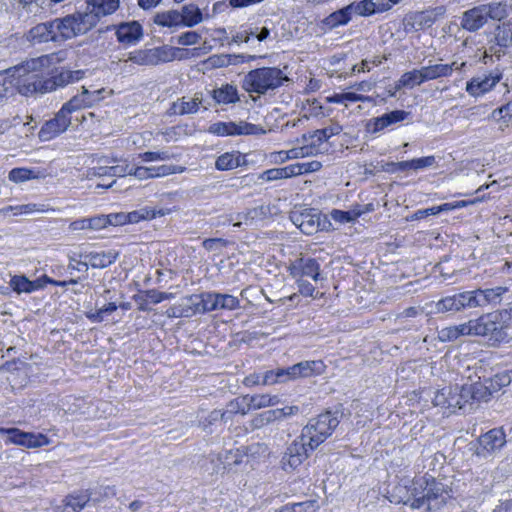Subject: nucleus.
Masks as SVG:
<instances>
[{"label": "nucleus", "mask_w": 512, "mask_h": 512, "mask_svg": "<svg viewBox=\"0 0 512 512\" xmlns=\"http://www.w3.org/2000/svg\"><path fill=\"white\" fill-rule=\"evenodd\" d=\"M75 18L77 19V27L78 32L81 34H85L89 30H91L100 20L97 14L92 10V8L88 5L87 11L84 13H74Z\"/></svg>", "instance_id": "obj_35"}, {"label": "nucleus", "mask_w": 512, "mask_h": 512, "mask_svg": "<svg viewBox=\"0 0 512 512\" xmlns=\"http://www.w3.org/2000/svg\"><path fill=\"white\" fill-rule=\"evenodd\" d=\"M245 164V155L241 154L239 151H232L219 155L215 161V168L219 171H228Z\"/></svg>", "instance_id": "obj_28"}, {"label": "nucleus", "mask_w": 512, "mask_h": 512, "mask_svg": "<svg viewBox=\"0 0 512 512\" xmlns=\"http://www.w3.org/2000/svg\"><path fill=\"white\" fill-rule=\"evenodd\" d=\"M325 367L321 360L302 361L285 368V373L289 380H295L320 375L324 372Z\"/></svg>", "instance_id": "obj_13"}, {"label": "nucleus", "mask_w": 512, "mask_h": 512, "mask_svg": "<svg viewBox=\"0 0 512 512\" xmlns=\"http://www.w3.org/2000/svg\"><path fill=\"white\" fill-rule=\"evenodd\" d=\"M501 79L499 73H489L474 77L467 82L466 91L472 96L482 95L491 90Z\"/></svg>", "instance_id": "obj_21"}, {"label": "nucleus", "mask_w": 512, "mask_h": 512, "mask_svg": "<svg viewBox=\"0 0 512 512\" xmlns=\"http://www.w3.org/2000/svg\"><path fill=\"white\" fill-rule=\"evenodd\" d=\"M200 40L201 35L196 31H186L177 37V43L183 46L198 44Z\"/></svg>", "instance_id": "obj_62"}, {"label": "nucleus", "mask_w": 512, "mask_h": 512, "mask_svg": "<svg viewBox=\"0 0 512 512\" xmlns=\"http://www.w3.org/2000/svg\"><path fill=\"white\" fill-rule=\"evenodd\" d=\"M469 337H481L490 346L508 342V325L503 320V312L485 313L467 321Z\"/></svg>", "instance_id": "obj_2"}, {"label": "nucleus", "mask_w": 512, "mask_h": 512, "mask_svg": "<svg viewBox=\"0 0 512 512\" xmlns=\"http://www.w3.org/2000/svg\"><path fill=\"white\" fill-rule=\"evenodd\" d=\"M467 329V322L461 323L459 325L445 327L438 331L437 337L440 342H452L459 339L460 337H469V332Z\"/></svg>", "instance_id": "obj_32"}, {"label": "nucleus", "mask_w": 512, "mask_h": 512, "mask_svg": "<svg viewBox=\"0 0 512 512\" xmlns=\"http://www.w3.org/2000/svg\"><path fill=\"white\" fill-rule=\"evenodd\" d=\"M210 95L217 105L235 104L240 100L237 87L229 83L213 89Z\"/></svg>", "instance_id": "obj_27"}, {"label": "nucleus", "mask_w": 512, "mask_h": 512, "mask_svg": "<svg viewBox=\"0 0 512 512\" xmlns=\"http://www.w3.org/2000/svg\"><path fill=\"white\" fill-rule=\"evenodd\" d=\"M506 380V377L496 375L494 378H487L484 379L483 382H477L478 388L483 390L481 391V395L483 394L482 401L487 402L493 393L498 392L500 388L505 385L504 381Z\"/></svg>", "instance_id": "obj_36"}, {"label": "nucleus", "mask_w": 512, "mask_h": 512, "mask_svg": "<svg viewBox=\"0 0 512 512\" xmlns=\"http://www.w3.org/2000/svg\"><path fill=\"white\" fill-rule=\"evenodd\" d=\"M265 133L266 131L259 125L246 121L231 122L230 136L260 135Z\"/></svg>", "instance_id": "obj_37"}, {"label": "nucleus", "mask_w": 512, "mask_h": 512, "mask_svg": "<svg viewBox=\"0 0 512 512\" xmlns=\"http://www.w3.org/2000/svg\"><path fill=\"white\" fill-rule=\"evenodd\" d=\"M217 310H234L240 305L237 297L230 294L217 293Z\"/></svg>", "instance_id": "obj_54"}, {"label": "nucleus", "mask_w": 512, "mask_h": 512, "mask_svg": "<svg viewBox=\"0 0 512 512\" xmlns=\"http://www.w3.org/2000/svg\"><path fill=\"white\" fill-rule=\"evenodd\" d=\"M180 51H182L180 48L170 47L168 45L150 49H137L129 52L126 59H119L116 65L120 66L123 64V66L120 67V70L123 72L128 71L127 63L129 61L140 66H156L161 63L173 61Z\"/></svg>", "instance_id": "obj_5"}, {"label": "nucleus", "mask_w": 512, "mask_h": 512, "mask_svg": "<svg viewBox=\"0 0 512 512\" xmlns=\"http://www.w3.org/2000/svg\"><path fill=\"white\" fill-rule=\"evenodd\" d=\"M119 251L117 250H108L101 252H89L85 255V258L88 259L89 264L93 268H106L112 265L119 257Z\"/></svg>", "instance_id": "obj_29"}, {"label": "nucleus", "mask_w": 512, "mask_h": 512, "mask_svg": "<svg viewBox=\"0 0 512 512\" xmlns=\"http://www.w3.org/2000/svg\"><path fill=\"white\" fill-rule=\"evenodd\" d=\"M73 120L80 122L85 120V116L81 115V118L76 116L68 115L62 108L54 115L53 118L47 120L42 125L38 132V137L42 142L50 141L60 134L64 133L69 126L72 125Z\"/></svg>", "instance_id": "obj_6"}, {"label": "nucleus", "mask_w": 512, "mask_h": 512, "mask_svg": "<svg viewBox=\"0 0 512 512\" xmlns=\"http://www.w3.org/2000/svg\"><path fill=\"white\" fill-rule=\"evenodd\" d=\"M113 27L116 29V37L120 43L133 45L143 37L142 26L137 21L122 22Z\"/></svg>", "instance_id": "obj_18"}, {"label": "nucleus", "mask_w": 512, "mask_h": 512, "mask_svg": "<svg viewBox=\"0 0 512 512\" xmlns=\"http://www.w3.org/2000/svg\"><path fill=\"white\" fill-rule=\"evenodd\" d=\"M295 168H293V165H288L283 168H272L263 171L259 176L258 179L263 181H274L279 179H287L290 177L295 176Z\"/></svg>", "instance_id": "obj_41"}, {"label": "nucleus", "mask_w": 512, "mask_h": 512, "mask_svg": "<svg viewBox=\"0 0 512 512\" xmlns=\"http://www.w3.org/2000/svg\"><path fill=\"white\" fill-rule=\"evenodd\" d=\"M425 82L423 68L414 69L409 72H405L399 79L396 89L402 87L413 88L414 86L421 85Z\"/></svg>", "instance_id": "obj_40"}, {"label": "nucleus", "mask_w": 512, "mask_h": 512, "mask_svg": "<svg viewBox=\"0 0 512 512\" xmlns=\"http://www.w3.org/2000/svg\"><path fill=\"white\" fill-rule=\"evenodd\" d=\"M331 217L336 222L349 223L357 219V213L335 209L331 212Z\"/></svg>", "instance_id": "obj_64"}, {"label": "nucleus", "mask_w": 512, "mask_h": 512, "mask_svg": "<svg viewBox=\"0 0 512 512\" xmlns=\"http://www.w3.org/2000/svg\"><path fill=\"white\" fill-rule=\"evenodd\" d=\"M50 64V56L32 58L9 68L3 75L4 82L11 87L12 95L17 91L23 96L44 94L43 69Z\"/></svg>", "instance_id": "obj_1"}, {"label": "nucleus", "mask_w": 512, "mask_h": 512, "mask_svg": "<svg viewBox=\"0 0 512 512\" xmlns=\"http://www.w3.org/2000/svg\"><path fill=\"white\" fill-rule=\"evenodd\" d=\"M495 41L500 47L506 48L512 45V23L504 22L496 28Z\"/></svg>", "instance_id": "obj_44"}, {"label": "nucleus", "mask_w": 512, "mask_h": 512, "mask_svg": "<svg viewBox=\"0 0 512 512\" xmlns=\"http://www.w3.org/2000/svg\"><path fill=\"white\" fill-rule=\"evenodd\" d=\"M182 27H194L204 20L201 9L193 3L184 5L180 11Z\"/></svg>", "instance_id": "obj_31"}, {"label": "nucleus", "mask_w": 512, "mask_h": 512, "mask_svg": "<svg viewBox=\"0 0 512 512\" xmlns=\"http://www.w3.org/2000/svg\"><path fill=\"white\" fill-rule=\"evenodd\" d=\"M435 22V15L432 11H422L413 17L412 27L423 29L431 27Z\"/></svg>", "instance_id": "obj_50"}, {"label": "nucleus", "mask_w": 512, "mask_h": 512, "mask_svg": "<svg viewBox=\"0 0 512 512\" xmlns=\"http://www.w3.org/2000/svg\"><path fill=\"white\" fill-rule=\"evenodd\" d=\"M396 489L399 491V493L405 491L406 495L399 496L397 499L396 495H392L394 500H390L391 502L403 503L404 505H408L413 510L425 507V510L427 511V502L423 494L420 495L421 493L417 487H412L410 489H407L406 487H398Z\"/></svg>", "instance_id": "obj_24"}, {"label": "nucleus", "mask_w": 512, "mask_h": 512, "mask_svg": "<svg viewBox=\"0 0 512 512\" xmlns=\"http://www.w3.org/2000/svg\"><path fill=\"white\" fill-rule=\"evenodd\" d=\"M352 18L351 11L349 9V6H345L333 13H331L328 17L325 19V24L330 26L331 28H335L338 26L346 25L350 22Z\"/></svg>", "instance_id": "obj_43"}, {"label": "nucleus", "mask_w": 512, "mask_h": 512, "mask_svg": "<svg viewBox=\"0 0 512 512\" xmlns=\"http://www.w3.org/2000/svg\"><path fill=\"white\" fill-rule=\"evenodd\" d=\"M0 434L7 435L6 444L22 445L24 431L18 428H0Z\"/></svg>", "instance_id": "obj_61"}, {"label": "nucleus", "mask_w": 512, "mask_h": 512, "mask_svg": "<svg viewBox=\"0 0 512 512\" xmlns=\"http://www.w3.org/2000/svg\"><path fill=\"white\" fill-rule=\"evenodd\" d=\"M180 11L169 10L157 13L154 17V23L162 27H182Z\"/></svg>", "instance_id": "obj_39"}, {"label": "nucleus", "mask_w": 512, "mask_h": 512, "mask_svg": "<svg viewBox=\"0 0 512 512\" xmlns=\"http://www.w3.org/2000/svg\"><path fill=\"white\" fill-rule=\"evenodd\" d=\"M139 158L144 162L168 161L173 158V154L169 151H147L139 154Z\"/></svg>", "instance_id": "obj_58"}, {"label": "nucleus", "mask_w": 512, "mask_h": 512, "mask_svg": "<svg viewBox=\"0 0 512 512\" xmlns=\"http://www.w3.org/2000/svg\"><path fill=\"white\" fill-rule=\"evenodd\" d=\"M34 178H36L35 172L28 168H13L8 174V179L14 183H22Z\"/></svg>", "instance_id": "obj_52"}, {"label": "nucleus", "mask_w": 512, "mask_h": 512, "mask_svg": "<svg viewBox=\"0 0 512 512\" xmlns=\"http://www.w3.org/2000/svg\"><path fill=\"white\" fill-rule=\"evenodd\" d=\"M87 103L84 100L82 93L73 96L68 102L64 103L61 107L68 115L76 116L77 113L87 108Z\"/></svg>", "instance_id": "obj_48"}, {"label": "nucleus", "mask_w": 512, "mask_h": 512, "mask_svg": "<svg viewBox=\"0 0 512 512\" xmlns=\"http://www.w3.org/2000/svg\"><path fill=\"white\" fill-rule=\"evenodd\" d=\"M245 399H247L248 405H249V411L251 410H257L265 407L275 406L277 405L280 400L279 397L276 395H268V394H261V395H253L249 396L246 395Z\"/></svg>", "instance_id": "obj_38"}, {"label": "nucleus", "mask_w": 512, "mask_h": 512, "mask_svg": "<svg viewBox=\"0 0 512 512\" xmlns=\"http://www.w3.org/2000/svg\"><path fill=\"white\" fill-rule=\"evenodd\" d=\"M477 454L486 457L500 450L506 443V436L501 428H495L481 435L478 439Z\"/></svg>", "instance_id": "obj_12"}, {"label": "nucleus", "mask_w": 512, "mask_h": 512, "mask_svg": "<svg viewBox=\"0 0 512 512\" xmlns=\"http://www.w3.org/2000/svg\"><path fill=\"white\" fill-rule=\"evenodd\" d=\"M90 500L99 501V498L93 497L92 491L71 494L67 496L64 500L65 508L67 512H79L86 506V504Z\"/></svg>", "instance_id": "obj_30"}, {"label": "nucleus", "mask_w": 512, "mask_h": 512, "mask_svg": "<svg viewBox=\"0 0 512 512\" xmlns=\"http://www.w3.org/2000/svg\"><path fill=\"white\" fill-rule=\"evenodd\" d=\"M277 411L273 410H267L260 414H257L254 419L252 420V427L255 429H260L265 425H268L274 421H277L276 417Z\"/></svg>", "instance_id": "obj_55"}, {"label": "nucleus", "mask_w": 512, "mask_h": 512, "mask_svg": "<svg viewBox=\"0 0 512 512\" xmlns=\"http://www.w3.org/2000/svg\"><path fill=\"white\" fill-rule=\"evenodd\" d=\"M471 308L473 306L470 291L443 297L435 303L436 313H457Z\"/></svg>", "instance_id": "obj_10"}, {"label": "nucleus", "mask_w": 512, "mask_h": 512, "mask_svg": "<svg viewBox=\"0 0 512 512\" xmlns=\"http://www.w3.org/2000/svg\"><path fill=\"white\" fill-rule=\"evenodd\" d=\"M169 209H158L143 207L139 210L132 211L127 213L128 223H138L141 220H151L155 219L158 216H164L169 214Z\"/></svg>", "instance_id": "obj_34"}, {"label": "nucleus", "mask_w": 512, "mask_h": 512, "mask_svg": "<svg viewBox=\"0 0 512 512\" xmlns=\"http://www.w3.org/2000/svg\"><path fill=\"white\" fill-rule=\"evenodd\" d=\"M217 293H202L187 298L191 314H203L217 310Z\"/></svg>", "instance_id": "obj_19"}, {"label": "nucleus", "mask_w": 512, "mask_h": 512, "mask_svg": "<svg viewBox=\"0 0 512 512\" xmlns=\"http://www.w3.org/2000/svg\"><path fill=\"white\" fill-rule=\"evenodd\" d=\"M342 129V126L339 123L335 122L323 129H318L312 133L304 134L303 140L305 142H310L311 145H313L315 151L317 152V147L319 145L326 142L332 136L338 135L342 131Z\"/></svg>", "instance_id": "obj_25"}, {"label": "nucleus", "mask_w": 512, "mask_h": 512, "mask_svg": "<svg viewBox=\"0 0 512 512\" xmlns=\"http://www.w3.org/2000/svg\"><path fill=\"white\" fill-rule=\"evenodd\" d=\"M131 171L132 167L125 160L119 164L109 167L110 177H123L126 175H131Z\"/></svg>", "instance_id": "obj_63"}, {"label": "nucleus", "mask_w": 512, "mask_h": 512, "mask_svg": "<svg viewBox=\"0 0 512 512\" xmlns=\"http://www.w3.org/2000/svg\"><path fill=\"white\" fill-rule=\"evenodd\" d=\"M425 487L423 488V496L427 502V511L441 509L447 501L448 492L445 485L436 481L433 477H424Z\"/></svg>", "instance_id": "obj_9"}, {"label": "nucleus", "mask_w": 512, "mask_h": 512, "mask_svg": "<svg viewBox=\"0 0 512 512\" xmlns=\"http://www.w3.org/2000/svg\"><path fill=\"white\" fill-rule=\"evenodd\" d=\"M339 423V412L325 411L311 418L307 425L302 428L301 439L308 440L310 450H315L332 435Z\"/></svg>", "instance_id": "obj_4"}, {"label": "nucleus", "mask_w": 512, "mask_h": 512, "mask_svg": "<svg viewBox=\"0 0 512 512\" xmlns=\"http://www.w3.org/2000/svg\"><path fill=\"white\" fill-rule=\"evenodd\" d=\"M307 145H304L302 147L292 148L290 150L286 151V158L288 160L290 159H297V158H303L307 156L314 155L316 153L313 145H311L310 142H307Z\"/></svg>", "instance_id": "obj_57"}, {"label": "nucleus", "mask_w": 512, "mask_h": 512, "mask_svg": "<svg viewBox=\"0 0 512 512\" xmlns=\"http://www.w3.org/2000/svg\"><path fill=\"white\" fill-rule=\"evenodd\" d=\"M203 103V94L200 92L195 93L192 97L183 96L170 105L167 115L182 116L196 114L201 106H203L204 110L208 109V106H204Z\"/></svg>", "instance_id": "obj_11"}, {"label": "nucleus", "mask_w": 512, "mask_h": 512, "mask_svg": "<svg viewBox=\"0 0 512 512\" xmlns=\"http://www.w3.org/2000/svg\"><path fill=\"white\" fill-rule=\"evenodd\" d=\"M351 14L359 16H371L377 12H383L390 8V5L386 3H377L376 0H362L358 2H352L349 5Z\"/></svg>", "instance_id": "obj_26"}, {"label": "nucleus", "mask_w": 512, "mask_h": 512, "mask_svg": "<svg viewBox=\"0 0 512 512\" xmlns=\"http://www.w3.org/2000/svg\"><path fill=\"white\" fill-rule=\"evenodd\" d=\"M10 286L17 294L32 293V281L25 275H14L10 280Z\"/></svg>", "instance_id": "obj_49"}, {"label": "nucleus", "mask_w": 512, "mask_h": 512, "mask_svg": "<svg viewBox=\"0 0 512 512\" xmlns=\"http://www.w3.org/2000/svg\"><path fill=\"white\" fill-rule=\"evenodd\" d=\"M482 5L485 6L487 19L500 21L508 15V5L506 2H491Z\"/></svg>", "instance_id": "obj_45"}, {"label": "nucleus", "mask_w": 512, "mask_h": 512, "mask_svg": "<svg viewBox=\"0 0 512 512\" xmlns=\"http://www.w3.org/2000/svg\"><path fill=\"white\" fill-rule=\"evenodd\" d=\"M50 443L48 437L42 433L24 432L22 445L25 448H39Z\"/></svg>", "instance_id": "obj_46"}, {"label": "nucleus", "mask_w": 512, "mask_h": 512, "mask_svg": "<svg viewBox=\"0 0 512 512\" xmlns=\"http://www.w3.org/2000/svg\"><path fill=\"white\" fill-rule=\"evenodd\" d=\"M456 389L462 402L460 403V410H463L464 413L471 412L475 405L483 399L482 390L478 388L477 382L463 384L462 386L456 385Z\"/></svg>", "instance_id": "obj_15"}, {"label": "nucleus", "mask_w": 512, "mask_h": 512, "mask_svg": "<svg viewBox=\"0 0 512 512\" xmlns=\"http://www.w3.org/2000/svg\"><path fill=\"white\" fill-rule=\"evenodd\" d=\"M292 165H293V168H295L294 169L295 176L307 174V173H311V172H316V171H319L322 167L321 162L316 161V160H313L310 162H304V163H296V164H292Z\"/></svg>", "instance_id": "obj_59"}, {"label": "nucleus", "mask_w": 512, "mask_h": 512, "mask_svg": "<svg viewBox=\"0 0 512 512\" xmlns=\"http://www.w3.org/2000/svg\"><path fill=\"white\" fill-rule=\"evenodd\" d=\"M53 24L58 42L80 35L77 27V19L74 14L67 15L63 18H55Z\"/></svg>", "instance_id": "obj_23"}, {"label": "nucleus", "mask_w": 512, "mask_h": 512, "mask_svg": "<svg viewBox=\"0 0 512 512\" xmlns=\"http://www.w3.org/2000/svg\"><path fill=\"white\" fill-rule=\"evenodd\" d=\"M289 218L306 235H312L320 230L321 214L316 209H295L290 212Z\"/></svg>", "instance_id": "obj_7"}, {"label": "nucleus", "mask_w": 512, "mask_h": 512, "mask_svg": "<svg viewBox=\"0 0 512 512\" xmlns=\"http://www.w3.org/2000/svg\"><path fill=\"white\" fill-rule=\"evenodd\" d=\"M293 278L311 277L315 282L320 279V264L313 258H298L289 266Z\"/></svg>", "instance_id": "obj_14"}, {"label": "nucleus", "mask_w": 512, "mask_h": 512, "mask_svg": "<svg viewBox=\"0 0 512 512\" xmlns=\"http://www.w3.org/2000/svg\"><path fill=\"white\" fill-rule=\"evenodd\" d=\"M84 75V70H61L59 73L51 76L50 78H44V91L46 93L52 92L70 83H74L81 80L84 77Z\"/></svg>", "instance_id": "obj_17"}, {"label": "nucleus", "mask_w": 512, "mask_h": 512, "mask_svg": "<svg viewBox=\"0 0 512 512\" xmlns=\"http://www.w3.org/2000/svg\"><path fill=\"white\" fill-rule=\"evenodd\" d=\"M507 291L506 287L498 286L488 289L471 290V300L473 308L496 305L501 302L503 293Z\"/></svg>", "instance_id": "obj_16"}, {"label": "nucleus", "mask_w": 512, "mask_h": 512, "mask_svg": "<svg viewBox=\"0 0 512 512\" xmlns=\"http://www.w3.org/2000/svg\"><path fill=\"white\" fill-rule=\"evenodd\" d=\"M185 168L176 165H159L151 166L150 172L152 178L164 177L172 174H178L184 172Z\"/></svg>", "instance_id": "obj_51"}, {"label": "nucleus", "mask_w": 512, "mask_h": 512, "mask_svg": "<svg viewBox=\"0 0 512 512\" xmlns=\"http://www.w3.org/2000/svg\"><path fill=\"white\" fill-rule=\"evenodd\" d=\"M458 69L459 67H456V62H453L452 64H434L429 66H424L423 72H424V78L425 82L434 80L441 77H448L452 74L453 70Z\"/></svg>", "instance_id": "obj_33"}, {"label": "nucleus", "mask_w": 512, "mask_h": 512, "mask_svg": "<svg viewBox=\"0 0 512 512\" xmlns=\"http://www.w3.org/2000/svg\"><path fill=\"white\" fill-rule=\"evenodd\" d=\"M409 116L410 112L408 111L393 110L368 120L365 128L366 131L370 134H379L385 129L396 127L399 123L405 121Z\"/></svg>", "instance_id": "obj_8"}, {"label": "nucleus", "mask_w": 512, "mask_h": 512, "mask_svg": "<svg viewBox=\"0 0 512 512\" xmlns=\"http://www.w3.org/2000/svg\"><path fill=\"white\" fill-rule=\"evenodd\" d=\"M88 5L97 14L99 19L114 13L119 7V0H92Z\"/></svg>", "instance_id": "obj_42"}, {"label": "nucleus", "mask_w": 512, "mask_h": 512, "mask_svg": "<svg viewBox=\"0 0 512 512\" xmlns=\"http://www.w3.org/2000/svg\"><path fill=\"white\" fill-rule=\"evenodd\" d=\"M230 412H232L234 415L236 414H242L245 415L249 412V405L247 402V399L244 397L236 398L231 400L227 406H226Z\"/></svg>", "instance_id": "obj_60"}, {"label": "nucleus", "mask_w": 512, "mask_h": 512, "mask_svg": "<svg viewBox=\"0 0 512 512\" xmlns=\"http://www.w3.org/2000/svg\"><path fill=\"white\" fill-rule=\"evenodd\" d=\"M289 77L278 67H261L249 71L242 80V88L248 93L264 95L281 87Z\"/></svg>", "instance_id": "obj_3"}, {"label": "nucleus", "mask_w": 512, "mask_h": 512, "mask_svg": "<svg viewBox=\"0 0 512 512\" xmlns=\"http://www.w3.org/2000/svg\"><path fill=\"white\" fill-rule=\"evenodd\" d=\"M487 23L485 6H475L462 14L461 27L469 32L480 30Z\"/></svg>", "instance_id": "obj_20"}, {"label": "nucleus", "mask_w": 512, "mask_h": 512, "mask_svg": "<svg viewBox=\"0 0 512 512\" xmlns=\"http://www.w3.org/2000/svg\"><path fill=\"white\" fill-rule=\"evenodd\" d=\"M27 40L32 44L58 42L53 20L39 23L32 27L27 34Z\"/></svg>", "instance_id": "obj_22"}, {"label": "nucleus", "mask_w": 512, "mask_h": 512, "mask_svg": "<svg viewBox=\"0 0 512 512\" xmlns=\"http://www.w3.org/2000/svg\"><path fill=\"white\" fill-rule=\"evenodd\" d=\"M261 378V383L263 385H272L275 383L289 381L288 376L285 373V369H278L276 371H266Z\"/></svg>", "instance_id": "obj_53"}, {"label": "nucleus", "mask_w": 512, "mask_h": 512, "mask_svg": "<svg viewBox=\"0 0 512 512\" xmlns=\"http://www.w3.org/2000/svg\"><path fill=\"white\" fill-rule=\"evenodd\" d=\"M5 211H11L14 215L32 214L34 212H43V205L35 203L22 204L16 206H8Z\"/></svg>", "instance_id": "obj_56"}, {"label": "nucleus", "mask_w": 512, "mask_h": 512, "mask_svg": "<svg viewBox=\"0 0 512 512\" xmlns=\"http://www.w3.org/2000/svg\"><path fill=\"white\" fill-rule=\"evenodd\" d=\"M312 451L313 450H310L308 446V440H302L300 435L288 446L285 453L295 455L305 460Z\"/></svg>", "instance_id": "obj_47"}]
</instances>
